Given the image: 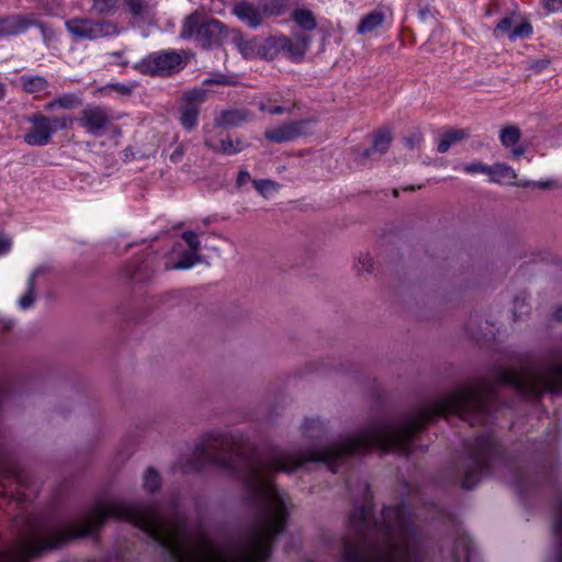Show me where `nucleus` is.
Masks as SVG:
<instances>
[{"label":"nucleus","instance_id":"nucleus-1","mask_svg":"<svg viewBox=\"0 0 562 562\" xmlns=\"http://www.w3.org/2000/svg\"><path fill=\"white\" fill-rule=\"evenodd\" d=\"M366 504L349 515L351 535L341 540L345 562H426L423 535L413 524L404 504L384 506L380 518L369 504L370 488L366 485Z\"/></svg>","mask_w":562,"mask_h":562},{"label":"nucleus","instance_id":"nucleus-2","mask_svg":"<svg viewBox=\"0 0 562 562\" xmlns=\"http://www.w3.org/2000/svg\"><path fill=\"white\" fill-rule=\"evenodd\" d=\"M512 470L505 449L492 432H484L464 442V456L457 469L463 490L474 488L498 467Z\"/></svg>","mask_w":562,"mask_h":562},{"label":"nucleus","instance_id":"nucleus-3","mask_svg":"<svg viewBox=\"0 0 562 562\" xmlns=\"http://www.w3.org/2000/svg\"><path fill=\"white\" fill-rule=\"evenodd\" d=\"M229 30L216 19H207L198 10L187 15L181 24L180 38L192 40L203 49L220 47L231 37Z\"/></svg>","mask_w":562,"mask_h":562},{"label":"nucleus","instance_id":"nucleus-4","mask_svg":"<svg viewBox=\"0 0 562 562\" xmlns=\"http://www.w3.org/2000/svg\"><path fill=\"white\" fill-rule=\"evenodd\" d=\"M27 122L31 128L24 135V142L30 146H45L50 143L57 131L71 128L74 117L70 115L49 117L42 113H34L27 117Z\"/></svg>","mask_w":562,"mask_h":562},{"label":"nucleus","instance_id":"nucleus-5","mask_svg":"<svg viewBox=\"0 0 562 562\" xmlns=\"http://www.w3.org/2000/svg\"><path fill=\"white\" fill-rule=\"evenodd\" d=\"M66 30L77 41H97L112 37L121 33V27L115 21L92 20L89 18H72L65 22Z\"/></svg>","mask_w":562,"mask_h":562},{"label":"nucleus","instance_id":"nucleus-6","mask_svg":"<svg viewBox=\"0 0 562 562\" xmlns=\"http://www.w3.org/2000/svg\"><path fill=\"white\" fill-rule=\"evenodd\" d=\"M182 64L181 56L176 52H157L140 60L135 68L150 76H169L179 69Z\"/></svg>","mask_w":562,"mask_h":562},{"label":"nucleus","instance_id":"nucleus-7","mask_svg":"<svg viewBox=\"0 0 562 562\" xmlns=\"http://www.w3.org/2000/svg\"><path fill=\"white\" fill-rule=\"evenodd\" d=\"M313 120L289 121L274 128L267 130L265 137L277 144L291 142L300 136L310 134Z\"/></svg>","mask_w":562,"mask_h":562},{"label":"nucleus","instance_id":"nucleus-8","mask_svg":"<svg viewBox=\"0 0 562 562\" xmlns=\"http://www.w3.org/2000/svg\"><path fill=\"white\" fill-rule=\"evenodd\" d=\"M79 125L91 135H100L112 122V116L106 108L88 105L78 119Z\"/></svg>","mask_w":562,"mask_h":562},{"label":"nucleus","instance_id":"nucleus-9","mask_svg":"<svg viewBox=\"0 0 562 562\" xmlns=\"http://www.w3.org/2000/svg\"><path fill=\"white\" fill-rule=\"evenodd\" d=\"M159 0H124V9L136 23L151 25L156 22Z\"/></svg>","mask_w":562,"mask_h":562},{"label":"nucleus","instance_id":"nucleus-10","mask_svg":"<svg viewBox=\"0 0 562 562\" xmlns=\"http://www.w3.org/2000/svg\"><path fill=\"white\" fill-rule=\"evenodd\" d=\"M232 13L251 29L258 27L263 22L259 5L247 0L236 2L232 8Z\"/></svg>","mask_w":562,"mask_h":562},{"label":"nucleus","instance_id":"nucleus-11","mask_svg":"<svg viewBox=\"0 0 562 562\" xmlns=\"http://www.w3.org/2000/svg\"><path fill=\"white\" fill-rule=\"evenodd\" d=\"M251 117V112L244 108L224 110L215 119L214 125L216 127L232 128L239 126L244 122L249 121Z\"/></svg>","mask_w":562,"mask_h":562},{"label":"nucleus","instance_id":"nucleus-12","mask_svg":"<svg viewBox=\"0 0 562 562\" xmlns=\"http://www.w3.org/2000/svg\"><path fill=\"white\" fill-rule=\"evenodd\" d=\"M154 270L148 259L137 258L128 262L125 267L126 277L134 282H145L149 280Z\"/></svg>","mask_w":562,"mask_h":562},{"label":"nucleus","instance_id":"nucleus-13","mask_svg":"<svg viewBox=\"0 0 562 562\" xmlns=\"http://www.w3.org/2000/svg\"><path fill=\"white\" fill-rule=\"evenodd\" d=\"M231 40L245 58L252 59L258 56L260 42L257 38L245 40L239 30H232Z\"/></svg>","mask_w":562,"mask_h":562},{"label":"nucleus","instance_id":"nucleus-14","mask_svg":"<svg viewBox=\"0 0 562 562\" xmlns=\"http://www.w3.org/2000/svg\"><path fill=\"white\" fill-rule=\"evenodd\" d=\"M392 135L387 131H380L374 135L372 146L370 148L364 149L360 157L359 161L364 162V160L372 157L373 154L383 155L387 151L391 146Z\"/></svg>","mask_w":562,"mask_h":562},{"label":"nucleus","instance_id":"nucleus-15","mask_svg":"<svg viewBox=\"0 0 562 562\" xmlns=\"http://www.w3.org/2000/svg\"><path fill=\"white\" fill-rule=\"evenodd\" d=\"M82 104V99L77 93H64L44 104V110L52 112L55 109L74 110Z\"/></svg>","mask_w":562,"mask_h":562},{"label":"nucleus","instance_id":"nucleus-16","mask_svg":"<svg viewBox=\"0 0 562 562\" xmlns=\"http://www.w3.org/2000/svg\"><path fill=\"white\" fill-rule=\"evenodd\" d=\"M204 145H205V147H207L209 149L213 150L214 153H221V154H225V155L238 154L241 150H244L246 148V146H247L239 138H237L234 142L231 136H227L226 138H223L221 140L220 146L213 145V143L211 140H209V139L204 140Z\"/></svg>","mask_w":562,"mask_h":562},{"label":"nucleus","instance_id":"nucleus-17","mask_svg":"<svg viewBox=\"0 0 562 562\" xmlns=\"http://www.w3.org/2000/svg\"><path fill=\"white\" fill-rule=\"evenodd\" d=\"M470 137L467 130H451L446 132L439 139L437 151L440 154L447 153L450 147L459 142Z\"/></svg>","mask_w":562,"mask_h":562},{"label":"nucleus","instance_id":"nucleus-18","mask_svg":"<svg viewBox=\"0 0 562 562\" xmlns=\"http://www.w3.org/2000/svg\"><path fill=\"white\" fill-rule=\"evenodd\" d=\"M472 552V541L468 536H459L452 550V562H469Z\"/></svg>","mask_w":562,"mask_h":562},{"label":"nucleus","instance_id":"nucleus-19","mask_svg":"<svg viewBox=\"0 0 562 562\" xmlns=\"http://www.w3.org/2000/svg\"><path fill=\"white\" fill-rule=\"evenodd\" d=\"M488 176L493 182H507L509 184L517 179L515 170L505 164L490 166Z\"/></svg>","mask_w":562,"mask_h":562},{"label":"nucleus","instance_id":"nucleus-20","mask_svg":"<svg viewBox=\"0 0 562 562\" xmlns=\"http://www.w3.org/2000/svg\"><path fill=\"white\" fill-rule=\"evenodd\" d=\"M291 19L303 31H313L317 26V22H316L314 13L307 9H295L291 13Z\"/></svg>","mask_w":562,"mask_h":562},{"label":"nucleus","instance_id":"nucleus-21","mask_svg":"<svg viewBox=\"0 0 562 562\" xmlns=\"http://www.w3.org/2000/svg\"><path fill=\"white\" fill-rule=\"evenodd\" d=\"M279 45L280 54H283L288 58L294 61H300L304 57L302 55V50H299L293 40L285 35L277 36V42Z\"/></svg>","mask_w":562,"mask_h":562},{"label":"nucleus","instance_id":"nucleus-22","mask_svg":"<svg viewBox=\"0 0 562 562\" xmlns=\"http://www.w3.org/2000/svg\"><path fill=\"white\" fill-rule=\"evenodd\" d=\"M262 14L269 16L282 15L289 7L290 0H257Z\"/></svg>","mask_w":562,"mask_h":562},{"label":"nucleus","instance_id":"nucleus-23","mask_svg":"<svg viewBox=\"0 0 562 562\" xmlns=\"http://www.w3.org/2000/svg\"><path fill=\"white\" fill-rule=\"evenodd\" d=\"M198 116L199 108L195 104L180 105V122L186 130L191 131L196 126Z\"/></svg>","mask_w":562,"mask_h":562},{"label":"nucleus","instance_id":"nucleus-24","mask_svg":"<svg viewBox=\"0 0 562 562\" xmlns=\"http://www.w3.org/2000/svg\"><path fill=\"white\" fill-rule=\"evenodd\" d=\"M201 258L198 252L191 250H184L180 254V258L173 265L166 263V270H184L193 267L196 262H200Z\"/></svg>","mask_w":562,"mask_h":562},{"label":"nucleus","instance_id":"nucleus-25","mask_svg":"<svg viewBox=\"0 0 562 562\" xmlns=\"http://www.w3.org/2000/svg\"><path fill=\"white\" fill-rule=\"evenodd\" d=\"M384 21V15L380 12H371L364 18L361 19L358 25L359 34H367L382 25Z\"/></svg>","mask_w":562,"mask_h":562},{"label":"nucleus","instance_id":"nucleus-26","mask_svg":"<svg viewBox=\"0 0 562 562\" xmlns=\"http://www.w3.org/2000/svg\"><path fill=\"white\" fill-rule=\"evenodd\" d=\"M22 86L27 93H37L48 87V81L42 76H22Z\"/></svg>","mask_w":562,"mask_h":562},{"label":"nucleus","instance_id":"nucleus-27","mask_svg":"<svg viewBox=\"0 0 562 562\" xmlns=\"http://www.w3.org/2000/svg\"><path fill=\"white\" fill-rule=\"evenodd\" d=\"M303 429L308 438L321 439L326 431V426L319 418H311L304 422Z\"/></svg>","mask_w":562,"mask_h":562},{"label":"nucleus","instance_id":"nucleus-28","mask_svg":"<svg viewBox=\"0 0 562 562\" xmlns=\"http://www.w3.org/2000/svg\"><path fill=\"white\" fill-rule=\"evenodd\" d=\"M277 36H271L265 41V43H260L259 45V54L258 56L266 60H273L280 55L279 45L276 43Z\"/></svg>","mask_w":562,"mask_h":562},{"label":"nucleus","instance_id":"nucleus-29","mask_svg":"<svg viewBox=\"0 0 562 562\" xmlns=\"http://www.w3.org/2000/svg\"><path fill=\"white\" fill-rule=\"evenodd\" d=\"M36 24V20L33 15L15 14L12 15V35L24 33L31 26Z\"/></svg>","mask_w":562,"mask_h":562},{"label":"nucleus","instance_id":"nucleus-30","mask_svg":"<svg viewBox=\"0 0 562 562\" xmlns=\"http://www.w3.org/2000/svg\"><path fill=\"white\" fill-rule=\"evenodd\" d=\"M161 477L159 473L153 468L149 467L144 473L143 477V487L148 493H155L160 488Z\"/></svg>","mask_w":562,"mask_h":562},{"label":"nucleus","instance_id":"nucleus-31","mask_svg":"<svg viewBox=\"0 0 562 562\" xmlns=\"http://www.w3.org/2000/svg\"><path fill=\"white\" fill-rule=\"evenodd\" d=\"M521 133L520 130L517 126L509 125L504 128H502L499 138L501 143L505 147H510L515 144H517L520 139Z\"/></svg>","mask_w":562,"mask_h":562},{"label":"nucleus","instance_id":"nucleus-32","mask_svg":"<svg viewBox=\"0 0 562 562\" xmlns=\"http://www.w3.org/2000/svg\"><path fill=\"white\" fill-rule=\"evenodd\" d=\"M119 0H93L92 10L100 15H112L117 10Z\"/></svg>","mask_w":562,"mask_h":562},{"label":"nucleus","instance_id":"nucleus-33","mask_svg":"<svg viewBox=\"0 0 562 562\" xmlns=\"http://www.w3.org/2000/svg\"><path fill=\"white\" fill-rule=\"evenodd\" d=\"M554 532L559 538L557 562H562V497L558 503V514L553 525Z\"/></svg>","mask_w":562,"mask_h":562},{"label":"nucleus","instance_id":"nucleus-34","mask_svg":"<svg viewBox=\"0 0 562 562\" xmlns=\"http://www.w3.org/2000/svg\"><path fill=\"white\" fill-rule=\"evenodd\" d=\"M255 189L265 198L279 189V184L270 179L252 180Z\"/></svg>","mask_w":562,"mask_h":562},{"label":"nucleus","instance_id":"nucleus-35","mask_svg":"<svg viewBox=\"0 0 562 562\" xmlns=\"http://www.w3.org/2000/svg\"><path fill=\"white\" fill-rule=\"evenodd\" d=\"M307 32L308 31L294 32L292 38L297 49L302 50L303 57L305 56L312 43V36Z\"/></svg>","mask_w":562,"mask_h":562},{"label":"nucleus","instance_id":"nucleus-36","mask_svg":"<svg viewBox=\"0 0 562 562\" xmlns=\"http://www.w3.org/2000/svg\"><path fill=\"white\" fill-rule=\"evenodd\" d=\"M206 91L203 89H192L183 93L182 103L184 104H195L199 108V104L202 103L205 99Z\"/></svg>","mask_w":562,"mask_h":562},{"label":"nucleus","instance_id":"nucleus-37","mask_svg":"<svg viewBox=\"0 0 562 562\" xmlns=\"http://www.w3.org/2000/svg\"><path fill=\"white\" fill-rule=\"evenodd\" d=\"M35 285L32 280H27V289L24 295H22L19 300V306L22 310L30 308L35 301Z\"/></svg>","mask_w":562,"mask_h":562},{"label":"nucleus","instance_id":"nucleus-38","mask_svg":"<svg viewBox=\"0 0 562 562\" xmlns=\"http://www.w3.org/2000/svg\"><path fill=\"white\" fill-rule=\"evenodd\" d=\"M532 33V26L529 23H521L513 29L509 33V38L515 41L517 38H526Z\"/></svg>","mask_w":562,"mask_h":562},{"label":"nucleus","instance_id":"nucleus-39","mask_svg":"<svg viewBox=\"0 0 562 562\" xmlns=\"http://www.w3.org/2000/svg\"><path fill=\"white\" fill-rule=\"evenodd\" d=\"M356 269L359 273H370L373 269V260L369 254H362L359 256L356 263Z\"/></svg>","mask_w":562,"mask_h":562},{"label":"nucleus","instance_id":"nucleus-40","mask_svg":"<svg viewBox=\"0 0 562 562\" xmlns=\"http://www.w3.org/2000/svg\"><path fill=\"white\" fill-rule=\"evenodd\" d=\"M182 239L189 247V250L198 252L200 249V240L198 235L192 231H184L181 235Z\"/></svg>","mask_w":562,"mask_h":562},{"label":"nucleus","instance_id":"nucleus-41","mask_svg":"<svg viewBox=\"0 0 562 562\" xmlns=\"http://www.w3.org/2000/svg\"><path fill=\"white\" fill-rule=\"evenodd\" d=\"M463 170L467 173H485L488 175L490 166L481 162V161H473L470 164H465L463 166Z\"/></svg>","mask_w":562,"mask_h":562},{"label":"nucleus","instance_id":"nucleus-42","mask_svg":"<svg viewBox=\"0 0 562 562\" xmlns=\"http://www.w3.org/2000/svg\"><path fill=\"white\" fill-rule=\"evenodd\" d=\"M205 85H220V86H229L232 85V80L228 76L223 74H212L207 79L204 80Z\"/></svg>","mask_w":562,"mask_h":562},{"label":"nucleus","instance_id":"nucleus-43","mask_svg":"<svg viewBox=\"0 0 562 562\" xmlns=\"http://www.w3.org/2000/svg\"><path fill=\"white\" fill-rule=\"evenodd\" d=\"M512 27H513V18L505 16L497 23V25L494 30V34L496 36H498L499 34L510 33Z\"/></svg>","mask_w":562,"mask_h":562},{"label":"nucleus","instance_id":"nucleus-44","mask_svg":"<svg viewBox=\"0 0 562 562\" xmlns=\"http://www.w3.org/2000/svg\"><path fill=\"white\" fill-rule=\"evenodd\" d=\"M12 15L0 18V37L12 36Z\"/></svg>","mask_w":562,"mask_h":562},{"label":"nucleus","instance_id":"nucleus-45","mask_svg":"<svg viewBox=\"0 0 562 562\" xmlns=\"http://www.w3.org/2000/svg\"><path fill=\"white\" fill-rule=\"evenodd\" d=\"M34 26H37L41 30L44 42L48 44L49 41L54 37V31L46 23L40 21H36Z\"/></svg>","mask_w":562,"mask_h":562},{"label":"nucleus","instance_id":"nucleus-46","mask_svg":"<svg viewBox=\"0 0 562 562\" xmlns=\"http://www.w3.org/2000/svg\"><path fill=\"white\" fill-rule=\"evenodd\" d=\"M513 484L517 486L520 491L526 490L529 486V483L527 482L525 474L520 471H515Z\"/></svg>","mask_w":562,"mask_h":562},{"label":"nucleus","instance_id":"nucleus-47","mask_svg":"<svg viewBox=\"0 0 562 562\" xmlns=\"http://www.w3.org/2000/svg\"><path fill=\"white\" fill-rule=\"evenodd\" d=\"M543 4L549 12L562 11V0H543Z\"/></svg>","mask_w":562,"mask_h":562},{"label":"nucleus","instance_id":"nucleus-48","mask_svg":"<svg viewBox=\"0 0 562 562\" xmlns=\"http://www.w3.org/2000/svg\"><path fill=\"white\" fill-rule=\"evenodd\" d=\"M184 156V148L183 146L180 144V145H177L176 148L173 149V151L171 153L169 159L171 162L173 164H178L181 161L182 157Z\"/></svg>","mask_w":562,"mask_h":562},{"label":"nucleus","instance_id":"nucleus-49","mask_svg":"<svg viewBox=\"0 0 562 562\" xmlns=\"http://www.w3.org/2000/svg\"><path fill=\"white\" fill-rule=\"evenodd\" d=\"M248 181H250V173L246 170H240L238 172L237 179H236V187L241 188L245 186Z\"/></svg>","mask_w":562,"mask_h":562},{"label":"nucleus","instance_id":"nucleus-50","mask_svg":"<svg viewBox=\"0 0 562 562\" xmlns=\"http://www.w3.org/2000/svg\"><path fill=\"white\" fill-rule=\"evenodd\" d=\"M11 245V239L0 234V255L7 254L10 250Z\"/></svg>","mask_w":562,"mask_h":562},{"label":"nucleus","instance_id":"nucleus-51","mask_svg":"<svg viewBox=\"0 0 562 562\" xmlns=\"http://www.w3.org/2000/svg\"><path fill=\"white\" fill-rule=\"evenodd\" d=\"M47 272H49V268L47 266H40L32 271L27 280H32L33 283L35 284L36 278Z\"/></svg>","mask_w":562,"mask_h":562},{"label":"nucleus","instance_id":"nucleus-52","mask_svg":"<svg viewBox=\"0 0 562 562\" xmlns=\"http://www.w3.org/2000/svg\"><path fill=\"white\" fill-rule=\"evenodd\" d=\"M260 110L267 111L271 115H279V114H283L285 112V108H283L281 105L267 108L265 104H261Z\"/></svg>","mask_w":562,"mask_h":562},{"label":"nucleus","instance_id":"nucleus-53","mask_svg":"<svg viewBox=\"0 0 562 562\" xmlns=\"http://www.w3.org/2000/svg\"><path fill=\"white\" fill-rule=\"evenodd\" d=\"M549 61L548 60H544V59H541V60H537L535 61L530 68L533 69L536 72H540L542 71L544 68H547Z\"/></svg>","mask_w":562,"mask_h":562},{"label":"nucleus","instance_id":"nucleus-54","mask_svg":"<svg viewBox=\"0 0 562 562\" xmlns=\"http://www.w3.org/2000/svg\"><path fill=\"white\" fill-rule=\"evenodd\" d=\"M510 184H514V186H517V187H520V188H526V187H529V186H533V182L532 181H529V180H513Z\"/></svg>","mask_w":562,"mask_h":562},{"label":"nucleus","instance_id":"nucleus-55","mask_svg":"<svg viewBox=\"0 0 562 562\" xmlns=\"http://www.w3.org/2000/svg\"><path fill=\"white\" fill-rule=\"evenodd\" d=\"M525 154V148L521 146L515 147L512 150V155L514 158L518 159Z\"/></svg>","mask_w":562,"mask_h":562},{"label":"nucleus","instance_id":"nucleus-56","mask_svg":"<svg viewBox=\"0 0 562 562\" xmlns=\"http://www.w3.org/2000/svg\"><path fill=\"white\" fill-rule=\"evenodd\" d=\"M533 187H538L540 189H550L552 187V182L551 181L533 182Z\"/></svg>","mask_w":562,"mask_h":562},{"label":"nucleus","instance_id":"nucleus-57","mask_svg":"<svg viewBox=\"0 0 562 562\" xmlns=\"http://www.w3.org/2000/svg\"><path fill=\"white\" fill-rule=\"evenodd\" d=\"M405 142L409 148H414L419 143V137H409Z\"/></svg>","mask_w":562,"mask_h":562},{"label":"nucleus","instance_id":"nucleus-58","mask_svg":"<svg viewBox=\"0 0 562 562\" xmlns=\"http://www.w3.org/2000/svg\"><path fill=\"white\" fill-rule=\"evenodd\" d=\"M12 328L11 321H0V329L10 330Z\"/></svg>","mask_w":562,"mask_h":562},{"label":"nucleus","instance_id":"nucleus-59","mask_svg":"<svg viewBox=\"0 0 562 562\" xmlns=\"http://www.w3.org/2000/svg\"><path fill=\"white\" fill-rule=\"evenodd\" d=\"M554 318H555L557 321H559V322H561V321H562V307H561V306H560V307H558V308L555 310V312H554Z\"/></svg>","mask_w":562,"mask_h":562},{"label":"nucleus","instance_id":"nucleus-60","mask_svg":"<svg viewBox=\"0 0 562 562\" xmlns=\"http://www.w3.org/2000/svg\"><path fill=\"white\" fill-rule=\"evenodd\" d=\"M5 95V87L3 83L0 82V101L4 98Z\"/></svg>","mask_w":562,"mask_h":562},{"label":"nucleus","instance_id":"nucleus-61","mask_svg":"<svg viewBox=\"0 0 562 562\" xmlns=\"http://www.w3.org/2000/svg\"><path fill=\"white\" fill-rule=\"evenodd\" d=\"M393 195H394L395 198H397V196H398V190H397V189H394V190H393Z\"/></svg>","mask_w":562,"mask_h":562},{"label":"nucleus","instance_id":"nucleus-62","mask_svg":"<svg viewBox=\"0 0 562 562\" xmlns=\"http://www.w3.org/2000/svg\"><path fill=\"white\" fill-rule=\"evenodd\" d=\"M404 190L405 191H413V190H415V188L414 187H406Z\"/></svg>","mask_w":562,"mask_h":562},{"label":"nucleus","instance_id":"nucleus-63","mask_svg":"<svg viewBox=\"0 0 562 562\" xmlns=\"http://www.w3.org/2000/svg\"><path fill=\"white\" fill-rule=\"evenodd\" d=\"M518 304H519V300H518V299H516V300H515V311L517 310Z\"/></svg>","mask_w":562,"mask_h":562},{"label":"nucleus","instance_id":"nucleus-64","mask_svg":"<svg viewBox=\"0 0 562 562\" xmlns=\"http://www.w3.org/2000/svg\"><path fill=\"white\" fill-rule=\"evenodd\" d=\"M113 55H114L115 57H120V56L122 55V53L116 52V53H113Z\"/></svg>","mask_w":562,"mask_h":562}]
</instances>
